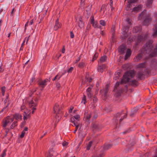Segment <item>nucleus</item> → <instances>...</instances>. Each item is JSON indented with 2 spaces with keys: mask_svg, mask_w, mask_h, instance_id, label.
Listing matches in <instances>:
<instances>
[{
  "mask_svg": "<svg viewBox=\"0 0 157 157\" xmlns=\"http://www.w3.org/2000/svg\"><path fill=\"white\" fill-rule=\"evenodd\" d=\"M136 112H135L134 111H132L130 114V115L131 116H132L134 115L135 113H136Z\"/></svg>",
  "mask_w": 157,
  "mask_h": 157,
  "instance_id": "bf43d9fd",
  "label": "nucleus"
},
{
  "mask_svg": "<svg viewBox=\"0 0 157 157\" xmlns=\"http://www.w3.org/2000/svg\"><path fill=\"white\" fill-rule=\"evenodd\" d=\"M7 105L6 106V107H5L3 109H2V110L1 111H0V113L1 112H2L5 109H6V108H7Z\"/></svg>",
  "mask_w": 157,
  "mask_h": 157,
  "instance_id": "680f3d73",
  "label": "nucleus"
},
{
  "mask_svg": "<svg viewBox=\"0 0 157 157\" xmlns=\"http://www.w3.org/2000/svg\"><path fill=\"white\" fill-rule=\"evenodd\" d=\"M86 66L85 63L83 61H81L78 64V67L80 68H82Z\"/></svg>",
  "mask_w": 157,
  "mask_h": 157,
  "instance_id": "393cba45",
  "label": "nucleus"
},
{
  "mask_svg": "<svg viewBox=\"0 0 157 157\" xmlns=\"http://www.w3.org/2000/svg\"><path fill=\"white\" fill-rule=\"evenodd\" d=\"M28 128L27 127L25 128V129L23 130L21 132V134L20 135V137L21 138H23L25 134V132L28 130Z\"/></svg>",
  "mask_w": 157,
  "mask_h": 157,
  "instance_id": "5701e85b",
  "label": "nucleus"
},
{
  "mask_svg": "<svg viewBox=\"0 0 157 157\" xmlns=\"http://www.w3.org/2000/svg\"><path fill=\"white\" fill-rule=\"evenodd\" d=\"M78 26L81 28H82L84 26V23L82 21H78Z\"/></svg>",
  "mask_w": 157,
  "mask_h": 157,
  "instance_id": "2f4dec72",
  "label": "nucleus"
},
{
  "mask_svg": "<svg viewBox=\"0 0 157 157\" xmlns=\"http://www.w3.org/2000/svg\"><path fill=\"white\" fill-rule=\"evenodd\" d=\"M107 56H102L100 59V63H103L105 62L106 60Z\"/></svg>",
  "mask_w": 157,
  "mask_h": 157,
  "instance_id": "b1692460",
  "label": "nucleus"
},
{
  "mask_svg": "<svg viewBox=\"0 0 157 157\" xmlns=\"http://www.w3.org/2000/svg\"><path fill=\"white\" fill-rule=\"evenodd\" d=\"M91 113L90 112H86V111L85 112L84 117L86 121L89 122V119L91 117Z\"/></svg>",
  "mask_w": 157,
  "mask_h": 157,
  "instance_id": "9b49d317",
  "label": "nucleus"
},
{
  "mask_svg": "<svg viewBox=\"0 0 157 157\" xmlns=\"http://www.w3.org/2000/svg\"><path fill=\"white\" fill-rule=\"evenodd\" d=\"M100 24L103 26L105 25L106 23L104 20H101L100 21Z\"/></svg>",
  "mask_w": 157,
  "mask_h": 157,
  "instance_id": "c9c22d12",
  "label": "nucleus"
},
{
  "mask_svg": "<svg viewBox=\"0 0 157 157\" xmlns=\"http://www.w3.org/2000/svg\"><path fill=\"white\" fill-rule=\"evenodd\" d=\"M13 121V118H10L9 116L7 117L6 120L3 122V127H5L8 124L12 122Z\"/></svg>",
  "mask_w": 157,
  "mask_h": 157,
  "instance_id": "6e6552de",
  "label": "nucleus"
},
{
  "mask_svg": "<svg viewBox=\"0 0 157 157\" xmlns=\"http://www.w3.org/2000/svg\"><path fill=\"white\" fill-rule=\"evenodd\" d=\"M98 53H96L94 56L93 58V60H95L98 57Z\"/></svg>",
  "mask_w": 157,
  "mask_h": 157,
  "instance_id": "4c0bfd02",
  "label": "nucleus"
},
{
  "mask_svg": "<svg viewBox=\"0 0 157 157\" xmlns=\"http://www.w3.org/2000/svg\"><path fill=\"white\" fill-rule=\"evenodd\" d=\"M142 29L141 26L140 25L136 26L133 29L132 31L133 33H137L139 32Z\"/></svg>",
  "mask_w": 157,
  "mask_h": 157,
  "instance_id": "dca6fc26",
  "label": "nucleus"
},
{
  "mask_svg": "<svg viewBox=\"0 0 157 157\" xmlns=\"http://www.w3.org/2000/svg\"><path fill=\"white\" fill-rule=\"evenodd\" d=\"M86 96L85 95H84L83 97L82 98V100H83V101H84V104H85V103L86 102Z\"/></svg>",
  "mask_w": 157,
  "mask_h": 157,
  "instance_id": "603ef678",
  "label": "nucleus"
},
{
  "mask_svg": "<svg viewBox=\"0 0 157 157\" xmlns=\"http://www.w3.org/2000/svg\"><path fill=\"white\" fill-rule=\"evenodd\" d=\"M138 0H128V1L129 4H130L132 3H136Z\"/></svg>",
  "mask_w": 157,
  "mask_h": 157,
  "instance_id": "473e14b6",
  "label": "nucleus"
},
{
  "mask_svg": "<svg viewBox=\"0 0 157 157\" xmlns=\"http://www.w3.org/2000/svg\"><path fill=\"white\" fill-rule=\"evenodd\" d=\"M93 26L95 28H100V26L98 24V23L96 21H95L92 24Z\"/></svg>",
  "mask_w": 157,
  "mask_h": 157,
  "instance_id": "a878e982",
  "label": "nucleus"
},
{
  "mask_svg": "<svg viewBox=\"0 0 157 157\" xmlns=\"http://www.w3.org/2000/svg\"><path fill=\"white\" fill-rule=\"evenodd\" d=\"M135 39L134 37H133L132 39H131V38L130 37L128 38V40L130 41H133V40Z\"/></svg>",
  "mask_w": 157,
  "mask_h": 157,
  "instance_id": "e2e57ef3",
  "label": "nucleus"
},
{
  "mask_svg": "<svg viewBox=\"0 0 157 157\" xmlns=\"http://www.w3.org/2000/svg\"><path fill=\"white\" fill-rule=\"evenodd\" d=\"M153 41L152 40H149L146 43L145 47L144 48V50L146 53L148 54L151 50L153 47L152 44Z\"/></svg>",
  "mask_w": 157,
  "mask_h": 157,
  "instance_id": "0eeeda50",
  "label": "nucleus"
},
{
  "mask_svg": "<svg viewBox=\"0 0 157 157\" xmlns=\"http://www.w3.org/2000/svg\"><path fill=\"white\" fill-rule=\"evenodd\" d=\"M8 98V96H7L6 97V99H5V103H6L8 101V100L7 99Z\"/></svg>",
  "mask_w": 157,
  "mask_h": 157,
  "instance_id": "0e129e2a",
  "label": "nucleus"
},
{
  "mask_svg": "<svg viewBox=\"0 0 157 157\" xmlns=\"http://www.w3.org/2000/svg\"><path fill=\"white\" fill-rule=\"evenodd\" d=\"M108 86L107 85H106L105 89L104 90H101L100 91V92L102 96L105 97V99L106 98V96L108 91Z\"/></svg>",
  "mask_w": 157,
  "mask_h": 157,
  "instance_id": "f8f14e48",
  "label": "nucleus"
},
{
  "mask_svg": "<svg viewBox=\"0 0 157 157\" xmlns=\"http://www.w3.org/2000/svg\"><path fill=\"white\" fill-rule=\"evenodd\" d=\"M126 113H124L123 112L117 113L114 119H116L115 123L117 124L119 120V122H121L124 118L126 117Z\"/></svg>",
  "mask_w": 157,
  "mask_h": 157,
  "instance_id": "39448f33",
  "label": "nucleus"
},
{
  "mask_svg": "<svg viewBox=\"0 0 157 157\" xmlns=\"http://www.w3.org/2000/svg\"><path fill=\"white\" fill-rule=\"evenodd\" d=\"M115 27H112L111 29V33L115 32Z\"/></svg>",
  "mask_w": 157,
  "mask_h": 157,
  "instance_id": "de8ad7c7",
  "label": "nucleus"
},
{
  "mask_svg": "<svg viewBox=\"0 0 157 157\" xmlns=\"http://www.w3.org/2000/svg\"><path fill=\"white\" fill-rule=\"evenodd\" d=\"M89 76L87 75L86 76L85 80V82H88L89 83L91 82L92 80V79L91 78H90L89 79Z\"/></svg>",
  "mask_w": 157,
  "mask_h": 157,
  "instance_id": "bb28decb",
  "label": "nucleus"
},
{
  "mask_svg": "<svg viewBox=\"0 0 157 157\" xmlns=\"http://www.w3.org/2000/svg\"><path fill=\"white\" fill-rule=\"evenodd\" d=\"M65 49L64 48V46L63 47L62 49V52L63 53H64L65 52Z\"/></svg>",
  "mask_w": 157,
  "mask_h": 157,
  "instance_id": "69168bd1",
  "label": "nucleus"
},
{
  "mask_svg": "<svg viewBox=\"0 0 157 157\" xmlns=\"http://www.w3.org/2000/svg\"><path fill=\"white\" fill-rule=\"evenodd\" d=\"M132 51L129 49H127L126 54L125 56V59H127L128 57L130 56L131 54Z\"/></svg>",
  "mask_w": 157,
  "mask_h": 157,
  "instance_id": "a211bd4d",
  "label": "nucleus"
},
{
  "mask_svg": "<svg viewBox=\"0 0 157 157\" xmlns=\"http://www.w3.org/2000/svg\"><path fill=\"white\" fill-rule=\"evenodd\" d=\"M37 99L36 98L35 99L32 100L30 101L29 103V105L30 107H33V108L35 107L37 105Z\"/></svg>",
  "mask_w": 157,
  "mask_h": 157,
  "instance_id": "9d476101",
  "label": "nucleus"
},
{
  "mask_svg": "<svg viewBox=\"0 0 157 157\" xmlns=\"http://www.w3.org/2000/svg\"><path fill=\"white\" fill-rule=\"evenodd\" d=\"M153 2V0H148L146 3L147 7H150Z\"/></svg>",
  "mask_w": 157,
  "mask_h": 157,
  "instance_id": "c85d7f7f",
  "label": "nucleus"
},
{
  "mask_svg": "<svg viewBox=\"0 0 157 157\" xmlns=\"http://www.w3.org/2000/svg\"><path fill=\"white\" fill-rule=\"evenodd\" d=\"M155 17H156V19L155 21V23L154 25L153 29V36H157V12L155 14Z\"/></svg>",
  "mask_w": 157,
  "mask_h": 157,
  "instance_id": "1a4fd4ad",
  "label": "nucleus"
},
{
  "mask_svg": "<svg viewBox=\"0 0 157 157\" xmlns=\"http://www.w3.org/2000/svg\"><path fill=\"white\" fill-rule=\"evenodd\" d=\"M56 87L58 88H59L60 87V84L59 83H57L56 84Z\"/></svg>",
  "mask_w": 157,
  "mask_h": 157,
  "instance_id": "774afa93",
  "label": "nucleus"
},
{
  "mask_svg": "<svg viewBox=\"0 0 157 157\" xmlns=\"http://www.w3.org/2000/svg\"><path fill=\"white\" fill-rule=\"evenodd\" d=\"M90 23L91 24H92L94 22H95V21H94V17L93 16H91L90 17Z\"/></svg>",
  "mask_w": 157,
  "mask_h": 157,
  "instance_id": "58836bf2",
  "label": "nucleus"
},
{
  "mask_svg": "<svg viewBox=\"0 0 157 157\" xmlns=\"http://www.w3.org/2000/svg\"><path fill=\"white\" fill-rule=\"evenodd\" d=\"M142 74L140 72H139L137 75V76L138 78H141V77H142Z\"/></svg>",
  "mask_w": 157,
  "mask_h": 157,
  "instance_id": "c03bdc74",
  "label": "nucleus"
},
{
  "mask_svg": "<svg viewBox=\"0 0 157 157\" xmlns=\"http://www.w3.org/2000/svg\"><path fill=\"white\" fill-rule=\"evenodd\" d=\"M70 121L72 123L76 121L75 120L74 118L73 117H71L70 119Z\"/></svg>",
  "mask_w": 157,
  "mask_h": 157,
  "instance_id": "49530a36",
  "label": "nucleus"
},
{
  "mask_svg": "<svg viewBox=\"0 0 157 157\" xmlns=\"http://www.w3.org/2000/svg\"><path fill=\"white\" fill-rule=\"evenodd\" d=\"M28 118L24 114L23 115V119L24 121H25Z\"/></svg>",
  "mask_w": 157,
  "mask_h": 157,
  "instance_id": "13d9d810",
  "label": "nucleus"
},
{
  "mask_svg": "<svg viewBox=\"0 0 157 157\" xmlns=\"http://www.w3.org/2000/svg\"><path fill=\"white\" fill-rule=\"evenodd\" d=\"M58 76V75H57L54 78L52 79V80L53 81H55V80H56V79H57V77Z\"/></svg>",
  "mask_w": 157,
  "mask_h": 157,
  "instance_id": "052dcab7",
  "label": "nucleus"
},
{
  "mask_svg": "<svg viewBox=\"0 0 157 157\" xmlns=\"http://www.w3.org/2000/svg\"><path fill=\"white\" fill-rule=\"evenodd\" d=\"M34 22V20L33 19H32L31 20L30 22L29 23V25H31L33 24V23Z\"/></svg>",
  "mask_w": 157,
  "mask_h": 157,
  "instance_id": "864d4df0",
  "label": "nucleus"
},
{
  "mask_svg": "<svg viewBox=\"0 0 157 157\" xmlns=\"http://www.w3.org/2000/svg\"><path fill=\"white\" fill-rule=\"evenodd\" d=\"M112 145L109 144H105L103 147L104 150H106L111 148Z\"/></svg>",
  "mask_w": 157,
  "mask_h": 157,
  "instance_id": "412c9836",
  "label": "nucleus"
},
{
  "mask_svg": "<svg viewBox=\"0 0 157 157\" xmlns=\"http://www.w3.org/2000/svg\"><path fill=\"white\" fill-rule=\"evenodd\" d=\"M31 112L30 111L27 110L26 111L24 112V113L25 115L28 118H29L30 117V114Z\"/></svg>",
  "mask_w": 157,
  "mask_h": 157,
  "instance_id": "cd10ccee",
  "label": "nucleus"
},
{
  "mask_svg": "<svg viewBox=\"0 0 157 157\" xmlns=\"http://www.w3.org/2000/svg\"><path fill=\"white\" fill-rule=\"evenodd\" d=\"M48 81V80L46 79L44 80H41L38 82V84L41 86L42 88H43L47 84L46 82Z\"/></svg>",
  "mask_w": 157,
  "mask_h": 157,
  "instance_id": "4468645a",
  "label": "nucleus"
},
{
  "mask_svg": "<svg viewBox=\"0 0 157 157\" xmlns=\"http://www.w3.org/2000/svg\"><path fill=\"white\" fill-rule=\"evenodd\" d=\"M73 67H71L69 69H68V70L67 71V72L68 73L71 72L72 70H73Z\"/></svg>",
  "mask_w": 157,
  "mask_h": 157,
  "instance_id": "a18cd8bd",
  "label": "nucleus"
},
{
  "mask_svg": "<svg viewBox=\"0 0 157 157\" xmlns=\"http://www.w3.org/2000/svg\"><path fill=\"white\" fill-rule=\"evenodd\" d=\"M120 84H123L121 83V82H117L114 87V90H115V89H116L118 86L120 85Z\"/></svg>",
  "mask_w": 157,
  "mask_h": 157,
  "instance_id": "ea45409f",
  "label": "nucleus"
},
{
  "mask_svg": "<svg viewBox=\"0 0 157 157\" xmlns=\"http://www.w3.org/2000/svg\"><path fill=\"white\" fill-rule=\"evenodd\" d=\"M68 144V143L66 141H64L63 144L62 145L63 146H67Z\"/></svg>",
  "mask_w": 157,
  "mask_h": 157,
  "instance_id": "37998d69",
  "label": "nucleus"
},
{
  "mask_svg": "<svg viewBox=\"0 0 157 157\" xmlns=\"http://www.w3.org/2000/svg\"><path fill=\"white\" fill-rule=\"evenodd\" d=\"M6 149H5L3 151L2 154L1 155V157H4L6 156Z\"/></svg>",
  "mask_w": 157,
  "mask_h": 157,
  "instance_id": "f704fd0d",
  "label": "nucleus"
},
{
  "mask_svg": "<svg viewBox=\"0 0 157 157\" xmlns=\"http://www.w3.org/2000/svg\"><path fill=\"white\" fill-rule=\"evenodd\" d=\"M125 48V47L123 45L121 46L120 47L119 51L120 53L121 54H123L124 53Z\"/></svg>",
  "mask_w": 157,
  "mask_h": 157,
  "instance_id": "4be33fe9",
  "label": "nucleus"
},
{
  "mask_svg": "<svg viewBox=\"0 0 157 157\" xmlns=\"http://www.w3.org/2000/svg\"><path fill=\"white\" fill-rule=\"evenodd\" d=\"M126 22L128 24L123 25L122 26L121 37L123 39H125L129 36L128 32L130 26L132 24V20L129 18H128L126 19Z\"/></svg>",
  "mask_w": 157,
  "mask_h": 157,
  "instance_id": "f03ea898",
  "label": "nucleus"
},
{
  "mask_svg": "<svg viewBox=\"0 0 157 157\" xmlns=\"http://www.w3.org/2000/svg\"><path fill=\"white\" fill-rule=\"evenodd\" d=\"M73 123L74 124V125L76 127V126H78V125L77 121Z\"/></svg>",
  "mask_w": 157,
  "mask_h": 157,
  "instance_id": "5fc2aeb1",
  "label": "nucleus"
},
{
  "mask_svg": "<svg viewBox=\"0 0 157 157\" xmlns=\"http://www.w3.org/2000/svg\"><path fill=\"white\" fill-rule=\"evenodd\" d=\"M141 9V6L140 5H139L135 7L132 10V12H138L140 11V10Z\"/></svg>",
  "mask_w": 157,
  "mask_h": 157,
  "instance_id": "6ab92c4d",
  "label": "nucleus"
},
{
  "mask_svg": "<svg viewBox=\"0 0 157 157\" xmlns=\"http://www.w3.org/2000/svg\"><path fill=\"white\" fill-rule=\"evenodd\" d=\"M148 33H140L138 35L136 39V44L140 42H143L145 40L147 37Z\"/></svg>",
  "mask_w": 157,
  "mask_h": 157,
  "instance_id": "20e7f679",
  "label": "nucleus"
},
{
  "mask_svg": "<svg viewBox=\"0 0 157 157\" xmlns=\"http://www.w3.org/2000/svg\"><path fill=\"white\" fill-rule=\"evenodd\" d=\"M145 63H143L139 64L137 67L138 68H141L145 67Z\"/></svg>",
  "mask_w": 157,
  "mask_h": 157,
  "instance_id": "c756f323",
  "label": "nucleus"
},
{
  "mask_svg": "<svg viewBox=\"0 0 157 157\" xmlns=\"http://www.w3.org/2000/svg\"><path fill=\"white\" fill-rule=\"evenodd\" d=\"M142 18L144 19L143 22V25L147 26L149 24V22L151 20V18L150 17V15L149 14L146 13V10H144L140 14H139V19H141Z\"/></svg>",
  "mask_w": 157,
  "mask_h": 157,
  "instance_id": "7ed1b4c3",
  "label": "nucleus"
},
{
  "mask_svg": "<svg viewBox=\"0 0 157 157\" xmlns=\"http://www.w3.org/2000/svg\"><path fill=\"white\" fill-rule=\"evenodd\" d=\"M17 125V121H14L13 122L12 124V125L10 126L11 128L13 129Z\"/></svg>",
  "mask_w": 157,
  "mask_h": 157,
  "instance_id": "7c9ffc66",
  "label": "nucleus"
},
{
  "mask_svg": "<svg viewBox=\"0 0 157 157\" xmlns=\"http://www.w3.org/2000/svg\"><path fill=\"white\" fill-rule=\"evenodd\" d=\"M119 74H117V75L115 77H114V79L116 80L117 79L119 78Z\"/></svg>",
  "mask_w": 157,
  "mask_h": 157,
  "instance_id": "338daca9",
  "label": "nucleus"
},
{
  "mask_svg": "<svg viewBox=\"0 0 157 157\" xmlns=\"http://www.w3.org/2000/svg\"><path fill=\"white\" fill-rule=\"evenodd\" d=\"M74 34L72 32H70V37L71 38H73L74 37Z\"/></svg>",
  "mask_w": 157,
  "mask_h": 157,
  "instance_id": "09e8293b",
  "label": "nucleus"
},
{
  "mask_svg": "<svg viewBox=\"0 0 157 157\" xmlns=\"http://www.w3.org/2000/svg\"><path fill=\"white\" fill-rule=\"evenodd\" d=\"M110 2L109 5L110 6V7H112L113 2L112 0H110Z\"/></svg>",
  "mask_w": 157,
  "mask_h": 157,
  "instance_id": "4d7b16f0",
  "label": "nucleus"
},
{
  "mask_svg": "<svg viewBox=\"0 0 157 157\" xmlns=\"http://www.w3.org/2000/svg\"><path fill=\"white\" fill-rule=\"evenodd\" d=\"M135 76L134 71L131 70L127 71L123 75V78L121 81V83L125 84L128 82L132 86H135L137 85V82L133 78Z\"/></svg>",
  "mask_w": 157,
  "mask_h": 157,
  "instance_id": "f257e3e1",
  "label": "nucleus"
},
{
  "mask_svg": "<svg viewBox=\"0 0 157 157\" xmlns=\"http://www.w3.org/2000/svg\"><path fill=\"white\" fill-rule=\"evenodd\" d=\"M106 67V66L105 64H102L101 65L98 66L97 69L98 71L102 72L104 71Z\"/></svg>",
  "mask_w": 157,
  "mask_h": 157,
  "instance_id": "2eb2a0df",
  "label": "nucleus"
},
{
  "mask_svg": "<svg viewBox=\"0 0 157 157\" xmlns=\"http://www.w3.org/2000/svg\"><path fill=\"white\" fill-rule=\"evenodd\" d=\"M61 27V24L59 22L58 19L57 18L56 20L55 21V24L54 27V29L55 30H58V29Z\"/></svg>",
  "mask_w": 157,
  "mask_h": 157,
  "instance_id": "ddd939ff",
  "label": "nucleus"
},
{
  "mask_svg": "<svg viewBox=\"0 0 157 157\" xmlns=\"http://www.w3.org/2000/svg\"><path fill=\"white\" fill-rule=\"evenodd\" d=\"M73 109V106H71L70 109L69 110V111H68L69 113H71L72 112V110Z\"/></svg>",
  "mask_w": 157,
  "mask_h": 157,
  "instance_id": "8fccbe9b",
  "label": "nucleus"
},
{
  "mask_svg": "<svg viewBox=\"0 0 157 157\" xmlns=\"http://www.w3.org/2000/svg\"><path fill=\"white\" fill-rule=\"evenodd\" d=\"M97 98L96 97H94L93 98V101L94 102H96L97 101Z\"/></svg>",
  "mask_w": 157,
  "mask_h": 157,
  "instance_id": "6e6d98bb",
  "label": "nucleus"
},
{
  "mask_svg": "<svg viewBox=\"0 0 157 157\" xmlns=\"http://www.w3.org/2000/svg\"><path fill=\"white\" fill-rule=\"evenodd\" d=\"M6 88L5 86H3L1 88V90L2 92V94L3 95H4L5 91Z\"/></svg>",
  "mask_w": 157,
  "mask_h": 157,
  "instance_id": "e433bc0d",
  "label": "nucleus"
},
{
  "mask_svg": "<svg viewBox=\"0 0 157 157\" xmlns=\"http://www.w3.org/2000/svg\"><path fill=\"white\" fill-rule=\"evenodd\" d=\"M80 118V116L78 115H77L74 116V118H75L77 121H78V119Z\"/></svg>",
  "mask_w": 157,
  "mask_h": 157,
  "instance_id": "a19ab883",
  "label": "nucleus"
},
{
  "mask_svg": "<svg viewBox=\"0 0 157 157\" xmlns=\"http://www.w3.org/2000/svg\"><path fill=\"white\" fill-rule=\"evenodd\" d=\"M22 116L18 113H16L13 115V118H15V119L17 120H21L22 119Z\"/></svg>",
  "mask_w": 157,
  "mask_h": 157,
  "instance_id": "aec40b11",
  "label": "nucleus"
},
{
  "mask_svg": "<svg viewBox=\"0 0 157 157\" xmlns=\"http://www.w3.org/2000/svg\"><path fill=\"white\" fill-rule=\"evenodd\" d=\"M92 141H90L89 142L88 144V145L87 147L86 150H89L90 149V148L92 145Z\"/></svg>",
  "mask_w": 157,
  "mask_h": 157,
  "instance_id": "72a5a7b5",
  "label": "nucleus"
},
{
  "mask_svg": "<svg viewBox=\"0 0 157 157\" xmlns=\"http://www.w3.org/2000/svg\"><path fill=\"white\" fill-rule=\"evenodd\" d=\"M87 95L88 97L91 98L92 96V94L90 93V92H86Z\"/></svg>",
  "mask_w": 157,
  "mask_h": 157,
  "instance_id": "79ce46f5",
  "label": "nucleus"
},
{
  "mask_svg": "<svg viewBox=\"0 0 157 157\" xmlns=\"http://www.w3.org/2000/svg\"><path fill=\"white\" fill-rule=\"evenodd\" d=\"M91 90V87H88L86 90V92H90Z\"/></svg>",
  "mask_w": 157,
  "mask_h": 157,
  "instance_id": "3c124183",
  "label": "nucleus"
},
{
  "mask_svg": "<svg viewBox=\"0 0 157 157\" xmlns=\"http://www.w3.org/2000/svg\"><path fill=\"white\" fill-rule=\"evenodd\" d=\"M142 56V55L141 53H140L137 55L134 59V61L135 62L139 61L141 59Z\"/></svg>",
  "mask_w": 157,
  "mask_h": 157,
  "instance_id": "f3484780",
  "label": "nucleus"
},
{
  "mask_svg": "<svg viewBox=\"0 0 157 157\" xmlns=\"http://www.w3.org/2000/svg\"><path fill=\"white\" fill-rule=\"evenodd\" d=\"M60 109L59 107V105L57 103H56L53 109V113H56V115L55 117V118L56 119V122H58L59 121L61 117L59 115L58 116V113L59 114L60 112Z\"/></svg>",
  "mask_w": 157,
  "mask_h": 157,
  "instance_id": "423d86ee",
  "label": "nucleus"
}]
</instances>
